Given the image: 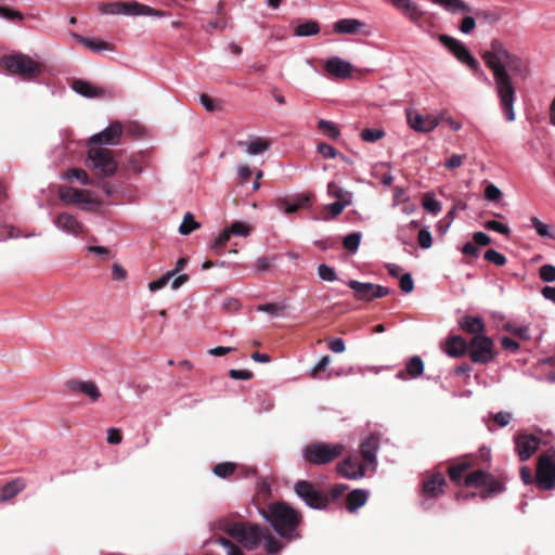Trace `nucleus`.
<instances>
[{"label": "nucleus", "instance_id": "28", "mask_svg": "<svg viewBox=\"0 0 555 555\" xmlns=\"http://www.w3.org/2000/svg\"><path fill=\"white\" fill-rule=\"evenodd\" d=\"M369 499V491L357 489L347 495V509L351 513L363 506Z\"/></svg>", "mask_w": 555, "mask_h": 555}, {"label": "nucleus", "instance_id": "25", "mask_svg": "<svg viewBox=\"0 0 555 555\" xmlns=\"http://www.w3.org/2000/svg\"><path fill=\"white\" fill-rule=\"evenodd\" d=\"M468 346L465 339L461 336H452L447 340L446 353L452 358L462 357Z\"/></svg>", "mask_w": 555, "mask_h": 555}, {"label": "nucleus", "instance_id": "37", "mask_svg": "<svg viewBox=\"0 0 555 555\" xmlns=\"http://www.w3.org/2000/svg\"><path fill=\"white\" fill-rule=\"evenodd\" d=\"M72 88L76 93L85 98H93L96 95L94 87L90 82L81 79L75 80L72 85Z\"/></svg>", "mask_w": 555, "mask_h": 555}, {"label": "nucleus", "instance_id": "7", "mask_svg": "<svg viewBox=\"0 0 555 555\" xmlns=\"http://www.w3.org/2000/svg\"><path fill=\"white\" fill-rule=\"evenodd\" d=\"M59 197L64 204L75 205L83 211H94L100 205L88 190L63 188L59 192Z\"/></svg>", "mask_w": 555, "mask_h": 555}, {"label": "nucleus", "instance_id": "26", "mask_svg": "<svg viewBox=\"0 0 555 555\" xmlns=\"http://www.w3.org/2000/svg\"><path fill=\"white\" fill-rule=\"evenodd\" d=\"M327 195L332 198H336V202H340L344 204L351 205L353 195L350 191L344 189L336 182H328L327 184Z\"/></svg>", "mask_w": 555, "mask_h": 555}, {"label": "nucleus", "instance_id": "1", "mask_svg": "<svg viewBox=\"0 0 555 555\" xmlns=\"http://www.w3.org/2000/svg\"><path fill=\"white\" fill-rule=\"evenodd\" d=\"M483 60L492 70L495 91L505 118L507 121H513L515 120L516 88L513 85L512 75L525 78L528 75L527 65L520 57L509 53L499 40L492 41L490 50L483 54Z\"/></svg>", "mask_w": 555, "mask_h": 555}, {"label": "nucleus", "instance_id": "27", "mask_svg": "<svg viewBox=\"0 0 555 555\" xmlns=\"http://www.w3.org/2000/svg\"><path fill=\"white\" fill-rule=\"evenodd\" d=\"M392 4L398 9L405 13L412 21H418L423 12L420 7L412 2L411 0H390Z\"/></svg>", "mask_w": 555, "mask_h": 555}, {"label": "nucleus", "instance_id": "18", "mask_svg": "<svg viewBox=\"0 0 555 555\" xmlns=\"http://www.w3.org/2000/svg\"><path fill=\"white\" fill-rule=\"evenodd\" d=\"M325 70L333 77L346 79L352 74V64L339 56H333L326 60L324 64Z\"/></svg>", "mask_w": 555, "mask_h": 555}, {"label": "nucleus", "instance_id": "10", "mask_svg": "<svg viewBox=\"0 0 555 555\" xmlns=\"http://www.w3.org/2000/svg\"><path fill=\"white\" fill-rule=\"evenodd\" d=\"M347 285L353 291L354 297L359 300L371 301L389 295L388 287L374 284L349 280Z\"/></svg>", "mask_w": 555, "mask_h": 555}, {"label": "nucleus", "instance_id": "4", "mask_svg": "<svg viewBox=\"0 0 555 555\" xmlns=\"http://www.w3.org/2000/svg\"><path fill=\"white\" fill-rule=\"evenodd\" d=\"M343 451L341 443L312 442L302 449V455L314 465H325L337 459Z\"/></svg>", "mask_w": 555, "mask_h": 555}, {"label": "nucleus", "instance_id": "52", "mask_svg": "<svg viewBox=\"0 0 555 555\" xmlns=\"http://www.w3.org/2000/svg\"><path fill=\"white\" fill-rule=\"evenodd\" d=\"M318 274H319V278L323 281L334 282V281L338 280V276H337L335 270L327 264H320L318 267Z\"/></svg>", "mask_w": 555, "mask_h": 555}, {"label": "nucleus", "instance_id": "20", "mask_svg": "<svg viewBox=\"0 0 555 555\" xmlns=\"http://www.w3.org/2000/svg\"><path fill=\"white\" fill-rule=\"evenodd\" d=\"M444 485V476L441 473L434 474L423 481V495L426 499H435L443 492L442 488Z\"/></svg>", "mask_w": 555, "mask_h": 555}, {"label": "nucleus", "instance_id": "61", "mask_svg": "<svg viewBox=\"0 0 555 555\" xmlns=\"http://www.w3.org/2000/svg\"><path fill=\"white\" fill-rule=\"evenodd\" d=\"M317 151L319 154H321L324 158H335L338 156V153L334 146L327 143H319L317 145Z\"/></svg>", "mask_w": 555, "mask_h": 555}, {"label": "nucleus", "instance_id": "60", "mask_svg": "<svg viewBox=\"0 0 555 555\" xmlns=\"http://www.w3.org/2000/svg\"><path fill=\"white\" fill-rule=\"evenodd\" d=\"M468 468L467 463H461L459 465H452L449 467L448 473L452 481L459 482L462 478V474Z\"/></svg>", "mask_w": 555, "mask_h": 555}, {"label": "nucleus", "instance_id": "51", "mask_svg": "<svg viewBox=\"0 0 555 555\" xmlns=\"http://www.w3.org/2000/svg\"><path fill=\"white\" fill-rule=\"evenodd\" d=\"M505 328L507 332H511V333L517 335L519 338H521L524 340H529L531 338L530 328L528 325L517 326L514 324H507Z\"/></svg>", "mask_w": 555, "mask_h": 555}, {"label": "nucleus", "instance_id": "15", "mask_svg": "<svg viewBox=\"0 0 555 555\" xmlns=\"http://www.w3.org/2000/svg\"><path fill=\"white\" fill-rule=\"evenodd\" d=\"M408 125L417 132L428 133L439 126L438 117L434 115H422L414 109H406Z\"/></svg>", "mask_w": 555, "mask_h": 555}, {"label": "nucleus", "instance_id": "23", "mask_svg": "<svg viewBox=\"0 0 555 555\" xmlns=\"http://www.w3.org/2000/svg\"><path fill=\"white\" fill-rule=\"evenodd\" d=\"M26 488V482L22 478H15L5 483L0 490V503L8 502Z\"/></svg>", "mask_w": 555, "mask_h": 555}, {"label": "nucleus", "instance_id": "47", "mask_svg": "<svg viewBox=\"0 0 555 555\" xmlns=\"http://www.w3.org/2000/svg\"><path fill=\"white\" fill-rule=\"evenodd\" d=\"M65 178L69 181L72 180H77L79 181L82 185H88L89 184V178H88V175L87 172L83 170V169H79V168H72L69 169L66 175H65Z\"/></svg>", "mask_w": 555, "mask_h": 555}, {"label": "nucleus", "instance_id": "31", "mask_svg": "<svg viewBox=\"0 0 555 555\" xmlns=\"http://www.w3.org/2000/svg\"><path fill=\"white\" fill-rule=\"evenodd\" d=\"M310 198L308 195H299L294 201L281 199L280 204L283 206V210L286 214H293L299 208H305L309 205Z\"/></svg>", "mask_w": 555, "mask_h": 555}, {"label": "nucleus", "instance_id": "33", "mask_svg": "<svg viewBox=\"0 0 555 555\" xmlns=\"http://www.w3.org/2000/svg\"><path fill=\"white\" fill-rule=\"evenodd\" d=\"M372 176L378 178L380 182L388 186L393 181V176L389 170V164L387 163H378L373 167Z\"/></svg>", "mask_w": 555, "mask_h": 555}, {"label": "nucleus", "instance_id": "59", "mask_svg": "<svg viewBox=\"0 0 555 555\" xmlns=\"http://www.w3.org/2000/svg\"><path fill=\"white\" fill-rule=\"evenodd\" d=\"M216 543L225 548L227 555H244L242 550L225 538H219Z\"/></svg>", "mask_w": 555, "mask_h": 555}, {"label": "nucleus", "instance_id": "3", "mask_svg": "<svg viewBox=\"0 0 555 555\" xmlns=\"http://www.w3.org/2000/svg\"><path fill=\"white\" fill-rule=\"evenodd\" d=\"M262 517L272 526L274 531L287 541L300 538V514L285 503H275L263 511Z\"/></svg>", "mask_w": 555, "mask_h": 555}, {"label": "nucleus", "instance_id": "8", "mask_svg": "<svg viewBox=\"0 0 555 555\" xmlns=\"http://www.w3.org/2000/svg\"><path fill=\"white\" fill-rule=\"evenodd\" d=\"M295 492L310 508L324 509L330 504L328 496L309 481H297L295 485Z\"/></svg>", "mask_w": 555, "mask_h": 555}, {"label": "nucleus", "instance_id": "2", "mask_svg": "<svg viewBox=\"0 0 555 555\" xmlns=\"http://www.w3.org/2000/svg\"><path fill=\"white\" fill-rule=\"evenodd\" d=\"M225 533L235 539L247 551L256 550L261 543L268 555H274L283 548L267 528L250 522H229L224 527Z\"/></svg>", "mask_w": 555, "mask_h": 555}, {"label": "nucleus", "instance_id": "58", "mask_svg": "<svg viewBox=\"0 0 555 555\" xmlns=\"http://www.w3.org/2000/svg\"><path fill=\"white\" fill-rule=\"evenodd\" d=\"M417 242L420 246L424 249H428L433 245V236L428 228H423L420 230L417 235Z\"/></svg>", "mask_w": 555, "mask_h": 555}, {"label": "nucleus", "instance_id": "39", "mask_svg": "<svg viewBox=\"0 0 555 555\" xmlns=\"http://www.w3.org/2000/svg\"><path fill=\"white\" fill-rule=\"evenodd\" d=\"M318 128L333 140H337L340 137V131L333 121L320 119L318 121Z\"/></svg>", "mask_w": 555, "mask_h": 555}, {"label": "nucleus", "instance_id": "50", "mask_svg": "<svg viewBox=\"0 0 555 555\" xmlns=\"http://www.w3.org/2000/svg\"><path fill=\"white\" fill-rule=\"evenodd\" d=\"M231 237V234L228 232V229L223 230L215 240V242L211 244V249L216 254H220L221 250L224 248L227 243L229 242Z\"/></svg>", "mask_w": 555, "mask_h": 555}, {"label": "nucleus", "instance_id": "11", "mask_svg": "<svg viewBox=\"0 0 555 555\" xmlns=\"http://www.w3.org/2000/svg\"><path fill=\"white\" fill-rule=\"evenodd\" d=\"M439 41L462 63L468 65L475 70L479 69L478 62L472 56L468 49L460 40L448 36L440 35Z\"/></svg>", "mask_w": 555, "mask_h": 555}, {"label": "nucleus", "instance_id": "64", "mask_svg": "<svg viewBox=\"0 0 555 555\" xmlns=\"http://www.w3.org/2000/svg\"><path fill=\"white\" fill-rule=\"evenodd\" d=\"M501 196H502V192L496 185L490 183L486 186L485 197L488 201H491V202L498 201L499 198H501Z\"/></svg>", "mask_w": 555, "mask_h": 555}, {"label": "nucleus", "instance_id": "22", "mask_svg": "<svg viewBox=\"0 0 555 555\" xmlns=\"http://www.w3.org/2000/svg\"><path fill=\"white\" fill-rule=\"evenodd\" d=\"M237 145L244 147V151L249 156H256L267 152L271 143L267 139L260 137H250L247 141H238Z\"/></svg>", "mask_w": 555, "mask_h": 555}, {"label": "nucleus", "instance_id": "14", "mask_svg": "<svg viewBox=\"0 0 555 555\" xmlns=\"http://www.w3.org/2000/svg\"><path fill=\"white\" fill-rule=\"evenodd\" d=\"M122 134V125L119 121L111 122L106 128L102 131L94 133L89 139L90 145H117L120 141Z\"/></svg>", "mask_w": 555, "mask_h": 555}, {"label": "nucleus", "instance_id": "12", "mask_svg": "<svg viewBox=\"0 0 555 555\" xmlns=\"http://www.w3.org/2000/svg\"><path fill=\"white\" fill-rule=\"evenodd\" d=\"M52 223L62 233L74 237H78L85 231L83 223L67 211L56 214L52 219Z\"/></svg>", "mask_w": 555, "mask_h": 555}, {"label": "nucleus", "instance_id": "35", "mask_svg": "<svg viewBox=\"0 0 555 555\" xmlns=\"http://www.w3.org/2000/svg\"><path fill=\"white\" fill-rule=\"evenodd\" d=\"M405 372L410 378H416L424 372V362L418 356L412 357L405 364Z\"/></svg>", "mask_w": 555, "mask_h": 555}, {"label": "nucleus", "instance_id": "46", "mask_svg": "<svg viewBox=\"0 0 555 555\" xmlns=\"http://www.w3.org/2000/svg\"><path fill=\"white\" fill-rule=\"evenodd\" d=\"M360 242H361V233L352 232L344 237L343 244L347 250L354 253L358 250Z\"/></svg>", "mask_w": 555, "mask_h": 555}, {"label": "nucleus", "instance_id": "62", "mask_svg": "<svg viewBox=\"0 0 555 555\" xmlns=\"http://www.w3.org/2000/svg\"><path fill=\"white\" fill-rule=\"evenodd\" d=\"M491 417L500 427H505L511 423L513 415L511 412L500 411L492 414Z\"/></svg>", "mask_w": 555, "mask_h": 555}, {"label": "nucleus", "instance_id": "63", "mask_svg": "<svg viewBox=\"0 0 555 555\" xmlns=\"http://www.w3.org/2000/svg\"><path fill=\"white\" fill-rule=\"evenodd\" d=\"M540 279L544 282L555 281V267L552 264H544L540 268Z\"/></svg>", "mask_w": 555, "mask_h": 555}, {"label": "nucleus", "instance_id": "29", "mask_svg": "<svg viewBox=\"0 0 555 555\" xmlns=\"http://www.w3.org/2000/svg\"><path fill=\"white\" fill-rule=\"evenodd\" d=\"M433 3L440 5L446 11L450 13H468L470 12V7L464 2L463 0H430Z\"/></svg>", "mask_w": 555, "mask_h": 555}, {"label": "nucleus", "instance_id": "43", "mask_svg": "<svg viewBox=\"0 0 555 555\" xmlns=\"http://www.w3.org/2000/svg\"><path fill=\"white\" fill-rule=\"evenodd\" d=\"M423 207L428 212L437 216L442 209V204L434 195L427 193L423 201Z\"/></svg>", "mask_w": 555, "mask_h": 555}, {"label": "nucleus", "instance_id": "21", "mask_svg": "<svg viewBox=\"0 0 555 555\" xmlns=\"http://www.w3.org/2000/svg\"><path fill=\"white\" fill-rule=\"evenodd\" d=\"M365 24L358 18H341L333 24V30L339 35L361 34Z\"/></svg>", "mask_w": 555, "mask_h": 555}, {"label": "nucleus", "instance_id": "54", "mask_svg": "<svg viewBox=\"0 0 555 555\" xmlns=\"http://www.w3.org/2000/svg\"><path fill=\"white\" fill-rule=\"evenodd\" d=\"M175 275V271L167 272L166 274L162 275L159 279L152 281L149 283V289L151 292H156L165 287L170 279Z\"/></svg>", "mask_w": 555, "mask_h": 555}, {"label": "nucleus", "instance_id": "13", "mask_svg": "<svg viewBox=\"0 0 555 555\" xmlns=\"http://www.w3.org/2000/svg\"><path fill=\"white\" fill-rule=\"evenodd\" d=\"M535 481L540 489L555 488V463L548 456H541L537 467Z\"/></svg>", "mask_w": 555, "mask_h": 555}, {"label": "nucleus", "instance_id": "24", "mask_svg": "<svg viewBox=\"0 0 555 555\" xmlns=\"http://www.w3.org/2000/svg\"><path fill=\"white\" fill-rule=\"evenodd\" d=\"M459 325L463 331H465L469 334H474L475 336L483 335L485 327H486L485 321L482 318L470 317V315H466V317L462 318L459 322Z\"/></svg>", "mask_w": 555, "mask_h": 555}, {"label": "nucleus", "instance_id": "16", "mask_svg": "<svg viewBox=\"0 0 555 555\" xmlns=\"http://www.w3.org/2000/svg\"><path fill=\"white\" fill-rule=\"evenodd\" d=\"M515 450L521 462L528 461L539 449L541 439L527 433L519 434L514 438Z\"/></svg>", "mask_w": 555, "mask_h": 555}, {"label": "nucleus", "instance_id": "45", "mask_svg": "<svg viewBox=\"0 0 555 555\" xmlns=\"http://www.w3.org/2000/svg\"><path fill=\"white\" fill-rule=\"evenodd\" d=\"M227 229L231 235L243 236V237L249 235V233L251 231V227L248 223L243 222V221H236V222L232 223Z\"/></svg>", "mask_w": 555, "mask_h": 555}, {"label": "nucleus", "instance_id": "56", "mask_svg": "<svg viewBox=\"0 0 555 555\" xmlns=\"http://www.w3.org/2000/svg\"><path fill=\"white\" fill-rule=\"evenodd\" d=\"M483 257L487 261L496 266H504L506 263V257L495 249H488Z\"/></svg>", "mask_w": 555, "mask_h": 555}, {"label": "nucleus", "instance_id": "34", "mask_svg": "<svg viewBox=\"0 0 555 555\" xmlns=\"http://www.w3.org/2000/svg\"><path fill=\"white\" fill-rule=\"evenodd\" d=\"M73 388L90 397L92 401H96L101 397V392L93 382H75Z\"/></svg>", "mask_w": 555, "mask_h": 555}, {"label": "nucleus", "instance_id": "9", "mask_svg": "<svg viewBox=\"0 0 555 555\" xmlns=\"http://www.w3.org/2000/svg\"><path fill=\"white\" fill-rule=\"evenodd\" d=\"M469 358L474 363L487 364L494 357V343L492 338L485 335L475 336L468 345Z\"/></svg>", "mask_w": 555, "mask_h": 555}, {"label": "nucleus", "instance_id": "49", "mask_svg": "<svg viewBox=\"0 0 555 555\" xmlns=\"http://www.w3.org/2000/svg\"><path fill=\"white\" fill-rule=\"evenodd\" d=\"M124 13L122 15H130V16H143L144 12V4L139 2H124Z\"/></svg>", "mask_w": 555, "mask_h": 555}, {"label": "nucleus", "instance_id": "55", "mask_svg": "<svg viewBox=\"0 0 555 555\" xmlns=\"http://www.w3.org/2000/svg\"><path fill=\"white\" fill-rule=\"evenodd\" d=\"M483 227L487 230L494 231L506 236L509 235L511 233V229L508 228V225L496 220H489L485 222Z\"/></svg>", "mask_w": 555, "mask_h": 555}, {"label": "nucleus", "instance_id": "53", "mask_svg": "<svg viewBox=\"0 0 555 555\" xmlns=\"http://www.w3.org/2000/svg\"><path fill=\"white\" fill-rule=\"evenodd\" d=\"M284 309H285L284 305L275 304V302L262 304L257 307V311L264 312V313L271 314L273 317L279 315Z\"/></svg>", "mask_w": 555, "mask_h": 555}, {"label": "nucleus", "instance_id": "32", "mask_svg": "<svg viewBox=\"0 0 555 555\" xmlns=\"http://www.w3.org/2000/svg\"><path fill=\"white\" fill-rule=\"evenodd\" d=\"M330 363H331V357L330 356L322 357L318 361V363L313 367H311V370L309 372V376L311 378H314V379H330L332 377V373L331 372L326 373L325 376L321 375V372H326L327 371Z\"/></svg>", "mask_w": 555, "mask_h": 555}, {"label": "nucleus", "instance_id": "5", "mask_svg": "<svg viewBox=\"0 0 555 555\" xmlns=\"http://www.w3.org/2000/svg\"><path fill=\"white\" fill-rule=\"evenodd\" d=\"M88 165L103 177H111L117 170V163L113 152L100 145H90L88 151Z\"/></svg>", "mask_w": 555, "mask_h": 555}, {"label": "nucleus", "instance_id": "40", "mask_svg": "<svg viewBox=\"0 0 555 555\" xmlns=\"http://www.w3.org/2000/svg\"><path fill=\"white\" fill-rule=\"evenodd\" d=\"M530 222L539 236L555 240V233L551 230V228L547 224L542 222L538 217H532L530 219Z\"/></svg>", "mask_w": 555, "mask_h": 555}, {"label": "nucleus", "instance_id": "48", "mask_svg": "<svg viewBox=\"0 0 555 555\" xmlns=\"http://www.w3.org/2000/svg\"><path fill=\"white\" fill-rule=\"evenodd\" d=\"M124 2L101 3L99 9L104 14L122 15Z\"/></svg>", "mask_w": 555, "mask_h": 555}, {"label": "nucleus", "instance_id": "44", "mask_svg": "<svg viewBox=\"0 0 555 555\" xmlns=\"http://www.w3.org/2000/svg\"><path fill=\"white\" fill-rule=\"evenodd\" d=\"M235 468H236V464H234L232 462H222V463L217 464L214 467L212 472L219 478H227L234 473Z\"/></svg>", "mask_w": 555, "mask_h": 555}, {"label": "nucleus", "instance_id": "30", "mask_svg": "<svg viewBox=\"0 0 555 555\" xmlns=\"http://www.w3.org/2000/svg\"><path fill=\"white\" fill-rule=\"evenodd\" d=\"M75 38L82 43L86 48L91 51L101 52V51H112L113 48L109 43L104 40L96 38H89L81 35H75Z\"/></svg>", "mask_w": 555, "mask_h": 555}, {"label": "nucleus", "instance_id": "36", "mask_svg": "<svg viewBox=\"0 0 555 555\" xmlns=\"http://www.w3.org/2000/svg\"><path fill=\"white\" fill-rule=\"evenodd\" d=\"M320 26L315 21H308L299 24L295 28V36L297 37H309L319 34Z\"/></svg>", "mask_w": 555, "mask_h": 555}, {"label": "nucleus", "instance_id": "57", "mask_svg": "<svg viewBox=\"0 0 555 555\" xmlns=\"http://www.w3.org/2000/svg\"><path fill=\"white\" fill-rule=\"evenodd\" d=\"M361 139L365 142H375L385 135V132L380 129H363L361 131Z\"/></svg>", "mask_w": 555, "mask_h": 555}, {"label": "nucleus", "instance_id": "6", "mask_svg": "<svg viewBox=\"0 0 555 555\" xmlns=\"http://www.w3.org/2000/svg\"><path fill=\"white\" fill-rule=\"evenodd\" d=\"M4 68L11 74H17L24 79L31 80L40 73L39 64L26 54H13L1 60Z\"/></svg>", "mask_w": 555, "mask_h": 555}, {"label": "nucleus", "instance_id": "17", "mask_svg": "<svg viewBox=\"0 0 555 555\" xmlns=\"http://www.w3.org/2000/svg\"><path fill=\"white\" fill-rule=\"evenodd\" d=\"M379 449V437L377 435L371 434L365 437L360 443V452L369 467L373 469L376 468L377 465V451Z\"/></svg>", "mask_w": 555, "mask_h": 555}, {"label": "nucleus", "instance_id": "41", "mask_svg": "<svg viewBox=\"0 0 555 555\" xmlns=\"http://www.w3.org/2000/svg\"><path fill=\"white\" fill-rule=\"evenodd\" d=\"M199 228V223L194 220L191 212H186L183 217L182 223L179 227L181 235H189L191 232Z\"/></svg>", "mask_w": 555, "mask_h": 555}, {"label": "nucleus", "instance_id": "38", "mask_svg": "<svg viewBox=\"0 0 555 555\" xmlns=\"http://www.w3.org/2000/svg\"><path fill=\"white\" fill-rule=\"evenodd\" d=\"M489 475L486 474L483 470H475L470 474H468L465 478V485L468 487L475 486V487H481L486 486L489 480Z\"/></svg>", "mask_w": 555, "mask_h": 555}, {"label": "nucleus", "instance_id": "19", "mask_svg": "<svg viewBox=\"0 0 555 555\" xmlns=\"http://www.w3.org/2000/svg\"><path fill=\"white\" fill-rule=\"evenodd\" d=\"M337 472L348 479H360L365 475L363 465L356 457H347L337 465Z\"/></svg>", "mask_w": 555, "mask_h": 555}, {"label": "nucleus", "instance_id": "42", "mask_svg": "<svg viewBox=\"0 0 555 555\" xmlns=\"http://www.w3.org/2000/svg\"><path fill=\"white\" fill-rule=\"evenodd\" d=\"M486 486H487V489L482 490L478 494L481 500H487L492 494L500 493L504 490L502 482H500L499 480H494V479H491L490 481L488 480Z\"/></svg>", "mask_w": 555, "mask_h": 555}]
</instances>
